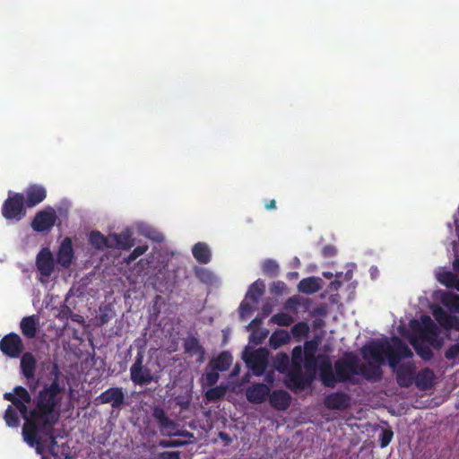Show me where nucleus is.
<instances>
[{
	"mask_svg": "<svg viewBox=\"0 0 459 459\" xmlns=\"http://www.w3.org/2000/svg\"><path fill=\"white\" fill-rule=\"evenodd\" d=\"M361 354L368 363H360L353 352H345L337 359L333 367L328 356L320 354L319 377L323 385L333 388L336 383H354V376H361L371 383L378 382L383 377L381 365L384 355L391 368L397 366L402 359H411L413 352L399 337L394 336L391 342L375 341L361 348Z\"/></svg>",
	"mask_w": 459,
	"mask_h": 459,
	"instance_id": "1",
	"label": "nucleus"
},
{
	"mask_svg": "<svg viewBox=\"0 0 459 459\" xmlns=\"http://www.w3.org/2000/svg\"><path fill=\"white\" fill-rule=\"evenodd\" d=\"M48 382H43L33 398L32 415L39 418L44 428L56 426L60 418L61 406L65 393V384L56 363H53L47 376Z\"/></svg>",
	"mask_w": 459,
	"mask_h": 459,
	"instance_id": "2",
	"label": "nucleus"
},
{
	"mask_svg": "<svg viewBox=\"0 0 459 459\" xmlns=\"http://www.w3.org/2000/svg\"><path fill=\"white\" fill-rule=\"evenodd\" d=\"M4 399L11 402L24 420L22 429H27L39 423V418L32 415V408H28V404L33 403V399L25 387L22 385L15 386L13 392L4 394Z\"/></svg>",
	"mask_w": 459,
	"mask_h": 459,
	"instance_id": "3",
	"label": "nucleus"
},
{
	"mask_svg": "<svg viewBox=\"0 0 459 459\" xmlns=\"http://www.w3.org/2000/svg\"><path fill=\"white\" fill-rule=\"evenodd\" d=\"M26 204L22 193L9 191L2 205L1 213L7 221H20L26 216Z\"/></svg>",
	"mask_w": 459,
	"mask_h": 459,
	"instance_id": "4",
	"label": "nucleus"
},
{
	"mask_svg": "<svg viewBox=\"0 0 459 459\" xmlns=\"http://www.w3.org/2000/svg\"><path fill=\"white\" fill-rule=\"evenodd\" d=\"M152 417L158 424L160 432L165 437H193L194 435L186 430H180L179 425L171 420L163 408L155 406L152 411Z\"/></svg>",
	"mask_w": 459,
	"mask_h": 459,
	"instance_id": "5",
	"label": "nucleus"
},
{
	"mask_svg": "<svg viewBox=\"0 0 459 459\" xmlns=\"http://www.w3.org/2000/svg\"><path fill=\"white\" fill-rule=\"evenodd\" d=\"M411 323L415 324L419 327V335L420 339H422L424 342H427L437 351H439L442 348L444 344L443 338L439 334L440 333L438 327L429 316H422V325H420L416 320L411 321Z\"/></svg>",
	"mask_w": 459,
	"mask_h": 459,
	"instance_id": "6",
	"label": "nucleus"
},
{
	"mask_svg": "<svg viewBox=\"0 0 459 459\" xmlns=\"http://www.w3.org/2000/svg\"><path fill=\"white\" fill-rule=\"evenodd\" d=\"M144 351L139 349L133 365L130 368L131 381L137 385H147L152 381H157L152 369L143 365Z\"/></svg>",
	"mask_w": 459,
	"mask_h": 459,
	"instance_id": "7",
	"label": "nucleus"
},
{
	"mask_svg": "<svg viewBox=\"0 0 459 459\" xmlns=\"http://www.w3.org/2000/svg\"><path fill=\"white\" fill-rule=\"evenodd\" d=\"M54 427L55 426L44 428L40 425V423H38L28 428L27 429H22L23 440L30 447L35 448L38 455H43L47 446L45 444V440L43 439L42 434H50V430ZM42 458H44V456H42Z\"/></svg>",
	"mask_w": 459,
	"mask_h": 459,
	"instance_id": "8",
	"label": "nucleus"
},
{
	"mask_svg": "<svg viewBox=\"0 0 459 459\" xmlns=\"http://www.w3.org/2000/svg\"><path fill=\"white\" fill-rule=\"evenodd\" d=\"M312 384L308 381L307 372L302 371V360H291L290 368L288 371L286 386L292 392L302 391Z\"/></svg>",
	"mask_w": 459,
	"mask_h": 459,
	"instance_id": "9",
	"label": "nucleus"
},
{
	"mask_svg": "<svg viewBox=\"0 0 459 459\" xmlns=\"http://www.w3.org/2000/svg\"><path fill=\"white\" fill-rule=\"evenodd\" d=\"M24 350L23 342L16 333L5 334L0 341V351L9 358H18Z\"/></svg>",
	"mask_w": 459,
	"mask_h": 459,
	"instance_id": "10",
	"label": "nucleus"
},
{
	"mask_svg": "<svg viewBox=\"0 0 459 459\" xmlns=\"http://www.w3.org/2000/svg\"><path fill=\"white\" fill-rule=\"evenodd\" d=\"M56 213L52 207H47L38 212L32 221L31 228L36 232L50 230L56 221Z\"/></svg>",
	"mask_w": 459,
	"mask_h": 459,
	"instance_id": "11",
	"label": "nucleus"
},
{
	"mask_svg": "<svg viewBox=\"0 0 459 459\" xmlns=\"http://www.w3.org/2000/svg\"><path fill=\"white\" fill-rule=\"evenodd\" d=\"M125 393L121 387H110L96 397L97 404H110L113 409L120 410L125 404Z\"/></svg>",
	"mask_w": 459,
	"mask_h": 459,
	"instance_id": "12",
	"label": "nucleus"
},
{
	"mask_svg": "<svg viewBox=\"0 0 459 459\" xmlns=\"http://www.w3.org/2000/svg\"><path fill=\"white\" fill-rule=\"evenodd\" d=\"M397 364L395 370L396 382L400 387L408 388L414 383L415 365L413 362Z\"/></svg>",
	"mask_w": 459,
	"mask_h": 459,
	"instance_id": "13",
	"label": "nucleus"
},
{
	"mask_svg": "<svg viewBox=\"0 0 459 459\" xmlns=\"http://www.w3.org/2000/svg\"><path fill=\"white\" fill-rule=\"evenodd\" d=\"M324 405L328 410L345 411L351 406V397L344 392H333L324 398Z\"/></svg>",
	"mask_w": 459,
	"mask_h": 459,
	"instance_id": "14",
	"label": "nucleus"
},
{
	"mask_svg": "<svg viewBox=\"0 0 459 459\" xmlns=\"http://www.w3.org/2000/svg\"><path fill=\"white\" fill-rule=\"evenodd\" d=\"M24 203L27 208H32L43 202L47 197V190L42 185L30 184L24 192Z\"/></svg>",
	"mask_w": 459,
	"mask_h": 459,
	"instance_id": "15",
	"label": "nucleus"
},
{
	"mask_svg": "<svg viewBox=\"0 0 459 459\" xmlns=\"http://www.w3.org/2000/svg\"><path fill=\"white\" fill-rule=\"evenodd\" d=\"M247 364L255 376L263 375L268 365L267 351L264 349L255 351L247 359Z\"/></svg>",
	"mask_w": 459,
	"mask_h": 459,
	"instance_id": "16",
	"label": "nucleus"
},
{
	"mask_svg": "<svg viewBox=\"0 0 459 459\" xmlns=\"http://www.w3.org/2000/svg\"><path fill=\"white\" fill-rule=\"evenodd\" d=\"M36 266L44 277H49L54 271V258L50 250L47 247L42 248L36 258Z\"/></svg>",
	"mask_w": 459,
	"mask_h": 459,
	"instance_id": "17",
	"label": "nucleus"
},
{
	"mask_svg": "<svg viewBox=\"0 0 459 459\" xmlns=\"http://www.w3.org/2000/svg\"><path fill=\"white\" fill-rule=\"evenodd\" d=\"M270 388L263 383L253 384L246 390L247 400L254 404H261L270 394Z\"/></svg>",
	"mask_w": 459,
	"mask_h": 459,
	"instance_id": "18",
	"label": "nucleus"
},
{
	"mask_svg": "<svg viewBox=\"0 0 459 459\" xmlns=\"http://www.w3.org/2000/svg\"><path fill=\"white\" fill-rule=\"evenodd\" d=\"M74 255L72 239L70 238H65L56 254L57 264L64 268H68L72 264Z\"/></svg>",
	"mask_w": 459,
	"mask_h": 459,
	"instance_id": "19",
	"label": "nucleus"
},
{
	"mask_svg": "<svg viewBox=\"0 0 459 459\" xmlns=\"http://www.w3.org/2000/svg\"><path fill=\"white\" fill-rule=\"evenodd\" d=\"M268 398L270 405L277 411H286L291 403L290 394L282 389L270 392Z\"/></svg>",
	"mask_w": 459,
	"mask_h": 459,
	"instance_id": "20",
	"label": "nucleus"
},
{
	"mask_svg": "<svg viewBox=\"0 0 459 459\" xmlns=\"http://www.w3.org/2000/svg\"><path fill=\"white\" fill-rule=\"evenodd\" d=\"M184 351L190 357L197 356L196 361L202 363L204 359L205 351L195 336H188L184 340Z\"/></svg>",
	"mask_w": 459,
	"mask_h": 459,
	"instance_id": "21",
	"label": "nucleus"
},
{
	"mask_svg": "<svg viewBox=\"0 0 459 459\" xmlns=\"http://www.w3.org/2000/svg\"><path fill=\"white\" fill-rule=\"evenodd\" d=\"M435 373L429 368L420 369L414 377L415 385L422 391L429 390L433 386Z\"/></svg>",
	"mask_w": 459,
	"mask_h": 459,
	"instance_id": "22",
	"label": "nucleus"
},
{
	"mask_svg": "<svg viewBox=\"0 0 459 459\" xmlns=\"http://www.w3.org/2000/svg\"><path fill=\"white\" fill-rule=\"evenodd\" d=\"M20 367L21 372L26 379L30 380L34 378L37 368V360L32 353H23L21 358Z\"/></svg>",
	"mask_w": 459,
	"mask_h": 459,
	"instance_id": "23",
	"label": "nucleus"
},
{
	"mask_svg": "<svg viewBox=\"0 0 459 459\" xmlns=\"http://www.w3.org/2000/svg\"><path fill=\"white\" fill-rule=\"evenodd\" d=\"M109 248L128 250L134 246V241L129 233L110 234Z\"/></svg>",
	"mask_w": 459,
	"mask_h": 459,
	"instance_id": "24",
	"label": "nucleus"
},
{
	"mask_svg": "<svg viewBox=\"0 0 459 459\" xmlns=\"http://www.w3.org/2000/svg\"><path fill=\"white\" fill-rule=\"evenodd\" d=\"M22 333L28 339L36 336L38 331V319L36 316H24L20 323Z\"/></svg>",
	"mask_w": 459,
	"mask_h": 459,
	"instance_id": "25",
	"label": "nucleus"
},
{
	"mask_svg": "<svg viewBox=\"0 0 459 459\" xmlns=\"http://www.w3.org/2000/svg\"><path fill=\"white\" fill-rule=\"evenodd\" d=\"M232 364V356L229 351L221 352L215 359H212L210 366L213 370L226 371Z\"/></svg>",
	"mask_w": 459,
	"mask_h": 459,
	"instance_id": "26",
	"label": "nucleus"
},
{
	"mask_svg": "<svg viewBox=\"0 0 459 459\" xmlns=\"http://www.w3.org/2000/svg\"><path fill=\"white\" fill-rule=\"evenodd\" d=\"M192 254L200 264H208L211 261V251L204 242L196 243L192 249Z\"/></svg>",
	"mask_w": 459,
	"mask_h": 459,
	"instance_id": "27",
	"label": "nucleus"
},
{
	"mask_svg": "<svg viewBox=\"0 0 459 459\" xmlns=\"http://www.w3.org/2000/svg\"><path fill=\"white\" fill-rule=\"evenodd\" d=\"M319 355L316 357V355H304V368L307 372L308 381H314L316 377V371H319Z\"/></svg>",
	"mask_w": 459,
	"mask_h": 459,
	"instance_id": "28",
	"label": "nucleus"
},
{
	"mask_svg": "<svg viewBox=\"0 0 459 459\" xmlns=\"http://www.w3.org/2000/svg\"><path fill=\"white\" fill-rule=\"evenodd\" d=\"M265 285L263 281L257 280L253 282L247 290L246 299L251 300L254 304H257L259 299L264 295Z\"/></svg>",
	"mask_w": 459,
	"mask_h": 459,
	"instance_id": "29",
	"label": "nucleus"
},
{
	"mask_svg": "<svg viewBox=\"0 0 459 459\" xmlns=\"http://www.w3.org/2000/svg\"><path fill=\"white\" fill-rule=\"evenodd\" d=\"M290 340V333L284 329H279L272 333L269 339V342L272 348L277 349L284 344H287Z\"/></svg>",
	"mask_w": 459,
	"mask_h": 459,
	"instance_id": "30",
	"label": "nucleus"
},
{
	"mask_svg": "<svg viewBox=\"0 0 459 459\" xmlns=\"http://www.w3.org/2000/svg\"><path fill=\"white\" fill-rule=\"evenodd\" d=\"M109 236L105 237L98 230H92L89 235L90 244L96 249L101 250L105 247L109 248Z\"/></svg>",
	"mask_w": 459,
	"mask_h": 459,
	"instance_id": "31",
	"label": "nucleus"
},
{
	"mask_svg": "<svg viewBox=\"0 0 459 459\" xmlns=\"http://www.w3.org/2000/svg\"><path fill=\"white\" fill-rule=\"evenodd\" d=\"M441 303L451 312H459V295L453 292H444L440 299Z\"/></svg>",
	"mask_w": 459,
	"mask_h": 459,
	"instance_id": "32",
	"label": "nucleus"
},
{
	"mask_svg": "<svg viewBox=\"0 0 459 459\" xmlns=\"http://www.w3.org/2000/svg\"><path fill=\"white\" fill-rule=\"evenodd\" d=\"M299 290L307 294H313L320 290L318 279L308 277L301 280L299 283Z\"/></svg>",
	"mask_w": 459,
	"mask_h": 459,
	"instance_id": "33",
	"label": "nucleus"
},
{
	"mask_svg": "<svg viewBox=\"0 0 459 459\" xmlns=\"http://www.w3.org/2000/svg\"><path fill=\"white\" fill-rule=\"evenodd\" d=\"M437 281L448 289H455L458 277L450 271H443L437 276Z\"/></svg>",
	"mask_w": 459,
	"mask_h": 459,
	"instance_id": "34",
	"label": "nucleus"
},
{
	"mask_svg": "<svg viewBox=\"0 0 459 459\" xmlns=\"http://www.w3.org/2000/svg\"><path fill=\"white\" fill-rule=\"evenodd\" d=\"M416 353L424 360H429L433 357V352L429 345L424 342H419L412 340L411 342Z\"/></svg>",
	"mask_w": 459,
	"mask_h": 459,
	"instance_id": "35",
	"label": "nucleus"
},
{
	"mask_svg": "<svg viewBox=\"0 0 459 459\" xmlns=\"http://www.w3.org/2000/svg\"><path fill=\"white\" fill-rule=\"evenodd\" d=\"M227 388L224 385H217L212 388H209L205 394L204 397L207 402H216L224 397L226 394Z\"/></svg>",
	"mask_w": 459,
	"mask_h": 459,
	"instance_id": "36",
	"label": "nucleus"
},
{
	"mask_svg": "<svg viewBox=\"0 0 459 459\" xmlns=\"http://www.w3.org/2000/svg\"><path fill=\"white\" fill-rule=\"evenodd\" d=\"M433 316L438 324L445 329L447 328L453 317V315L448 314L440 307H437L433 309Z\"/></svg>",
	"mask_w": 459,
	"mask_h": 459,
	"instance_id": "37",
	"label": "nucleus"
},
{
	"mask_svg": "<svg viewBox=\"0 0 459 459\" xmlns=\"http://www.w3.org/2000/svg\"><path fill=\"white\" fill-rule=\"evenodd\" d=\"M290 363V357L284 352L279 353L273 360L274 368L281 373H285L289 369Z\"/></svg>",
	"mask_w": 459,
	"mask_h": 459,
	"instance_id": "38",
	"label": "nucleus"
},
{
	"mask_svg": "<svg viewBox=\"0 0 459 459\" xmlns=\"http://www.w3.org/2000/svg\"><path fill=\"white\" fill-rule=\"evenodd\" d=\"M4 419L5 420V423L10 428H17L20 424V419L13 409V405H8Z\"/></svg>",
	"mask_w": 459,
	"mask_h": 459,
	"instance_id": "39",
	"label": "nucleus"
},
{
	"mask_svg": "<svg viewBox=\"0 0 459 459\" xmlns=\"http://www.w3.org/2000/svg\"><path fill=\"white\" fill-rule=\"evenodd\" d=\"M270 321L279 326H289L294 322V319L290 315L281 312L273 315Z\"/></svg>",
	"mask_w": 459,
	"mask_h": 459,
	"instance_id": "40",
	"label": "nucleus"
},
{
	"mask_svg": "<svg viewBox=\"0 0 459 459\" xmlns=\"http://www.w3.org/2000/svg\"><path fill=\"white\" fill-rule=\"evenodd\" d=\"M291 334L297 338L307 336L309 333V326L306 322H299L291 327Z\"/></svg>",
	"mask_w": 459,
	"mask_h": 459,
	"instance_id": "41",
	"label": "nucleus"
},
{
	"mask_svg": "<svg viewBox=\"0 0 459 459\" xmlns=\"http://www.w3.org/2000/svg\"><path fill=\"white\" fill-rule=\"evenodd\" d=\"M263 272L265 275L270 277L277 276L279 273V265L274 260L266 259L263 264Z\"/></svg>",
	"mask_w": 459,
	"mask_h": 459,
	"instance_id": "42",
	"label": "nucleus"
},
{
	"mask_svg": "<svg viewBox=\"0 0 459 459\" xmlns=\"http://www.w3.org/2000/svg\"><path fill=\"white\" fill-rule=\"evenodd\" d=\"M43 437H46L48 439V444L46 445L51 455L57 456L56 448L58 447L57 440L54 435V428L51 429L50 434H42Z\"/></svg>",
	"mask_w": 459,
	"mask_h": 459,
	"instance_id": "43",
	"label": "nucleus"
},
{
	"mask_svg": "<svg viewBox=\"0 0 459 459\" xmlns=\"http://www.w3.org/2000/svg\"><path fill=\"white\" fill-rule=\"evenodd\" d=\"M319 339L314 338L312 340L306 341L304 343V355H316L318 346Z\"/></svg>",
	"mask_w": 459,
	"mask_h": 459,
	"instance_id": "44",
	"label": "nucleus"
},
{
	"mask_svg": "<svg viewBox=\"0 0 459 459\" xmlns=\"http://www.w3.org/2000/svg\"><path fill=\"white\" fill-rule=\"evenodd\" d=\"M394 437V432L391 429H384L378 437L380 447H386L392 441Z\"/></svg>",
	"mask_w": 459,
	"mask_h": 459,
	"instance_id": "45",
	"label": "nucleus"
},
{
	"mask_svg": "<svg viewBox=\"0 0 459 459\" xmlns=\"http://www.w3.org/2000/svg\"><path fill=\"white\" fill-rule=\"evenodd\" d=\"M148 249V246H138L129 254L127 258L126 259L127 263L134 262L140 255H143Z\"/></svg>",
	"mask_w": 459,
	"mask_h": 459,
	"instance_id": "46",
	"label": "nucleus"
},
{
	"mask_svg": "<svg viewBox=\"0 0 459 459\" xmlns=\"http://www.w3.org/2000/svg\"><path fill=\"white\" fill-rule=\"evenodd\" d=\"M445 357L446 359H455L459 357V342L455 344L451 345L446 351Z\"/></svg>",
	"mask_w": 459,
	"mask_h": 459,
	"instance_id": "47",
	"label": "nucleus"
},
{
	"mask_svg": "<svg viewBox=\"0 0 459 459\" xmlns=\"http://www.w3.org/2000/svg\"><path fill=\"white\" fill-rule=\"evenodd\" d=\"M217 370H213L211 372H206L204 375L205 381L208 385H215L219 380V374L216 372Z\"/></svg>",
	"mask_w": 459,
	"mask_h": 459,
	"instance_id": "48",
	"label": "nucleus"
},
{
	"mask_svg": "<svg viewBox=\"0 0 459 459\" xmlns=\"http://www.w3.org/2000/svg\"><path fill=\"white\" fill-rule=\"evenodd\" d=\"M254 309L252 305L249 303L248 299L243 300L239 306V315L241 317H244L247 314L251 312Z\"/></svg>",
	"mask_w": 459,
	"mask_h": 459,
	"instance_id": "49",
	"label": "nucleus"
},
{
	"mask_svg": "<svg viewBox=\"0 0 459 459\" xmlns=\"http://www.w3.org/2000/svg\"><path fill=\"white\" fill-rule=\"evenodd\" d=\"M285 288H286L285 283L283 281H278L273 282L271 285L270 290H271L272 293L279 295V294H281L283 292Z\"/></svg>",
	"mask_w": 459,
	"mask_h": 459,
	"instance_id": "50",
	"label": "nucleus"
},
{
	"mask_svg": "<svg viewBox=\"0 0 459 459\" xmlns=\"http://www.w3.org/2000/svg\"><path fill=\"white\" fill-rule=\"evenodd\" d=\"M304 350L301 346H295L291 351V360H302Z\"/></svg>",
	"mask_w": 459,
	"mask_h": 459,
	"instance_id": "51",
	"label": "nucleus"
},
{
	"mask_svg": "<svg viewBox=\"0 0 459 459\" xmlns=\"http://www.w3.org/2000/svg\"><path fill=\"white\" fill-rule=\"evenodd\" d=\"M336 253H337V250H336L335 247H333L332 245H326L322 249V255L324 257H332V256L335 255Z\"/></svg>",
	"mask_w": 459,
	"mask_h": 459,
	"instance_id": "52",
	"label": "nucleus"
},
{
	"mask_svg": "<svg viewBox=\"0 0 459 459\" xmlns=\"http://www.w3.org/2000/svg\"><path fill=\"white\" fill-rule=\"evenodd\" d=\"M196 276L203 281H207L211 278V273L206 269H199L195 272Z\"/></svg>",
	"mask_w": 459,
	"mask_h": 459,
	"instance_id": "53",
	"label": "nucleus"
},
{
	"mask_svg": "<svg viewBox=\"0 0 459 459\" xmlns=\"http://www.w3.org/2000/svg\"><path fill=\"white\" fill-rule=\"evenodd\" d=\"M73 311L67 305H63L60 308L59 316L62 318L68 319L72 316Z\"/></svg>",
	"mask_w": 459,
	"mask_h": 459,
	"instance_id": "54",
	"label": "nucleus"
},
{
	"mask_svg": "<svg viewBox=\"0 0 459 459\" xmlns=\"http://www.w3.org/2000/svg\"><path fill=\"white\" fill-rule=\"evenodd\" d=\"M163 459H180V452L178 451H166L161 454Z\"/></svg>",
	"mask_w": 459,
	"mask_h": 459,
	"instance_id": "55",
	"label": "nucleus"
},
{
	"mask_svg": "<svg viewBox=\"0 0 459 459\" xmlns=\"http://www.w3.org/2000/svg\"><path fill=\"white\" fill-rule=\"evenodd\" d=\"M112 316L107 312H101L98 317L100 325L108 324L111 320Z\"/></svg>",
	"mask_w": 459,
	"mask_h": 459,
	"instance_id": "56",
	"label": "nucleus"
},
{
	"mask_svg": "<svg viewBox=\"0 0 459 459\" xmlns=\"http://www.w3.org/2000/svg\"><path fill=\"white\" fill-rule=\"evenodd\" d=\"M266 336V333H261L260 334H256V333H253L251 334V341L255 344L261 343Z\"/></svg>",
	"mask_w": 459,
	"mask_h": 459,
	"instance_id": "57",
	"label": "nucleus"
},
{
	"mask_svg": "<svg viewBox=\"0 0 459 459\" xmlns=\"http://www.w3.org/2000/svg\"><path fill=\"white\" fill-rule=\"evenodd\" d=\"M446 329H455L456 331H459V317L456 316H453L452 320L450 321V324L448 325Z\"/></svg>",
	"mask_w": 459,
	"mask_h": 459,
	"instance_id": "58",
	"label": "nucleus"
},
{
	"mask_svg": "<svg viewBox=\"0 0 459 459\" xmlns=\"http://www.w3.org/2000/svg\"><path fill=\"white\" fill-rule=\"evenodd\" d=\"M342 285V282L341 281L334 280L330 282L329 289L332 291H337L341 288Z\"/></svg>",
	"mask_w": 459,
	"mask_h": 459,
	"instance_id": "59",
	"label": "nucleus"
},
{
	"mask_svg": "<svg viewBox=\"0 0 459 459\" xmlns=\"http://www.w3.org/2000/svg\"><path fill=\"white\" fill-rule=\"evenodd\" d=\"M218 437L224 442H226L227 444L228 443H230L231 442V437H230V435L226 432H219V435Z\"/></svg>",
	"mask_w": 459,
	"mask_h": 459,
	"instance_id": "60",
	"label": "nucleus"
},
{
	"mask_svg": "<svg viewBox=\"0 0 459 459\" xmlns=\"http://www.w3.org/2000/svg\"><path fill=\"white\" fill-rule=\"evenodd\" d=\"M70 319L72 321H74V322L78 323V324H82V323L84 322V319H83V317L81 315L74 314V313L72 314V316L70 317Z\"/></svg>",
	"mask_w": 459,
	"mask_h": 459,
	"instance_id": "61",
	"label": "nucleus"
},
{
	"mask_svg": "<svg viewBox=\"0 0 459 459\" xmlns=\"http://www.w3.org/2000/svg\"><path fill=\"white\" fill-rule=\"evenodd\" d=\"M188 443H190V441L174 439V440H172V446L173 447H179V446H185V445H186Z\"/></svg>",
	"mask_w": 459,
	"mask_h": 459,
	"instance_id": "62",
	"label": "nucleus"
},
{
	"mask_svg": "<svg viewBox=\"0 0 459 459\" xmlns=\"http://www.w3.org/2000/svg\"><path fill=\"white\" fill-rule=\"evenodd\" d=\"M265 208L268 210L275 209L276 208L275 200L274 199L270 200V202L265 204Z\"/></svg>",
	"mask_w": 459,
	"mask_h": 459,
	"instance_id": "63",
	"label": "nucleus"
},
{
	"mask_svg": "<svg viewBox=\"0 0 459 459\" xmlns=\"http://www.w3.org/2000/svg\"><path fill=\"white\" fill-rule=\"evenodd\" d=\"M160 445L162 447H173L172 446V440H161L160 442Z\"/></svg>",
	"mask_w": 459,
	"mask_h": 459,
	"instance_id": "64",
	"label": "nucleus"
}]
</instances>
